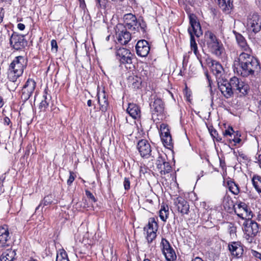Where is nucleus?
Wrapping results in <instances>:
<instances>
[{
	"label": "nucleus",
	"instance_id": "f257e3e1",
	"mask_svg": "<svg viewBox=\"0 0 261 261\" xmlns=\"http://www.w3.org/2000/svg\"><path fill=\"white\" fill-rule=\"evenodd\" d=\"M235 62H238L239 68H234V71L237 72L243 77L252 75L255 72L260 69L258 60L252 55V53H241L239 55Z\"/></svg>",
	"mask_w": 261,
	"mask_h": 261
},
{
	"label": "nucleus",
	"instance_id": "f03ea898",
	"mask_svg": "<svg viewBox=\"0 0 261 261\" xmlns=\"http://www.w3.org/2000/svg\"><path fill=\"white\" fill-rule=\"evenodd\" d=\"M190 27L188 28V31L190 36V46L191 50L197 57L200 62L202 63L200 59V55L198 50L197 43H196L194 35L199 37L202 34L200 24L198 22L195 16L190 15L189 17Z\"/></svg>",
	"mask_w": 261,
	"mask_h": 261
},
{
	"label": "nucleus",
	"instance_id": "7ed1b4c3",
	"mask_svg": "<svg viewBox=\"0 0 261 261\" xmlns=\"http://www.w3.org/2000/svg\"><path fill=\"white\" fill-rule=\"evenodd\" d=\"M27 65V60L24 57L19 56L15 57L10 65L8 74L9 79L12 82H15L22 75Z\"/></svg>",
	"mask_w": 261,
	"mask_h": 261
},
{
	"label": "nucleus",
	"instance_id": "20e7f679",
	"mask_svg": "<svg viewBox=\"0 0 261 261\" xmlns=\"http://www.w3.org/2000/svg\"><path fill=\"white\" fill-rule=\"evenodd\" d=\"M152 119L157 123L158 121L164 118V103L162 100L156 95H152L151 101L150 102Z\"/></svg>",
	"mask_w": 261,
	"mask_h": 261
},
{
	"label": "nucleus",
	"instance_id": "39448f33",
	"mask_svg": "<svg viewBox=\"0 0 261 261\" xmlns=\"http://www.w3.org/2000/svg\"><path fill=\"white\" fill-rule=\"evenodd\" d=\"M206 45L211 52L217 57H220L223 52L224 48L221 42L212 32H207L205 34Z\"/></svg>",
	"mask_w": 261,
	"mask_h": 261
},
{
	"label": "nucleus",
	"instance_id": "423d86ee",
	"mask_svg": "<svg viewBox=\"0 0 261 261\" xmlns=\"http://www.w3.org/2000/svg\"><path fill=\"white\" fill-rule=\"evenodd\" d=\"M244 231L246 240L248 243H251L259 232L258 225L254 221L248 220L244 223Z\"/></svg>",
	"mask_w": 261,
	"mask_h": 261
},
{
	"label": "nucleus",
	"instance_id": "0eeeda50",
	"mask_svg": "<svg viewBox=\"0 0 261 261\" xmlns=\"http://www.w3.org/2000/svg\"><path fill=\"white\" fill-rule=\"evenodd\" d=\"M125 20L124 28H125L126 29L135 32L137 30H138L139 27H140L142 33H145L146 28V24L143 21H142V23L140 22L138 23L135 15L132 14H127L125 15Z\"/></svg>",
	"mask_w": 261,
	"mask_h": 261
},
{
	"label": "nucleus",
	"instance_id": "6e6552de",
	"mask_svg": "<svg viewBox=\"0 0 261 261\" xmlns=\"http://www.w3.org/2000/svg\"><path fill=\"white\" fill-rule=\"evenodd\" d=\"M247 25L249 30L256 34L261 30V17L256 13H251L247 19Z\"/></svg>",
	"mask_w": 261,
	"mask_h": 261
},
{
	"label": "nucleus",
	"instance_id": "1a4fd4ad",
	"mask_svg": "<svg viewBox=\"0 0 261 261\" xmlns=\"http://www.w3.org/2000/svg\"><path fill=\"white\" fill-rule=\"evenodd\" d=\"M232 90L237 93H241L243 95L247 94L249 90L248 86L236 76L231 77L228 82Z\"/></svg>",
	"mask_w": 261,
	"mask_h": 261
},
{
	"label": "nucleus",
	"instance_id": "9d476101",
	"mask_svg": "<svg viewBox=\"0 0 261 261\" xmlns=\"http://www.w3.org/2000/svg\"><path fill=\"white\" fill-rule=\"evenodd\" d=\"M137 149L143 158L148 159L150 156L154 158V152L156 150H152L150 144L147 140L142 139L140 140L137 144Z\"/></svg>",
	"mask_w": 261,
	"mask_h": 261
},
{
	"label": "nucleus",
	"instance_id": "9b49d317",
	"mask_svg": "<svg viewBox=\"0 0 261 261\" xmlns=\"http://www.w3.org/2000/svg\"><path fill=\"white\" fill-rule=\"evenodd\" d=\"M161 249L167 261H174L176 259V255L168 241L163 238L161 243Z\"/></svg>",
	"mask_w": 261,
	"mask_h": 261
},
{
	"label": "nucleus",
	"instance_id": "f8f14e48",
	"mask_svg": "<svg viewBox=\"0 0 261 261\" xmlns=\"http://www.w3.org/2000/svg\"><path fill=\"white\" fill-rule=\"evenodd\" d=\"M234 213L242 219H251L253 217V213L250 208L244 202H240L237 207H234Z\"/></svg>",
	"mask_w": 261,
	"mask_h": 261
},
{
	"label": "nucleus",
	"instance_id": "ddd939ff",
	"mask_svg": "<svg viewBox=\"0 0 261 261\" xmlns=\"http://www.w3.org/2000/svg\"><path fill=\"white\" fill-rule=\"evenodd\" d=\"M158 225L154 218L149 219L148 225L144 227V230L146 231V239L148 243H151L156 237V231Z\"/></svg>",
	"mask_w": 261,
	"mask_h": 261
},
{
	"label": "nucleus",
	"instance_id": "4468645a",
	"mask_svg": "<svg viewBox=\"0 0 261 261\" xmlns=\"http://www.w3.org/2000/svg\"><path fill=\"white\" fill-rule=\"evenodd\" d=\"M27 43L24 39V36L18 34L16 33H13L10 38V44L11 46L16 50L23 48Z\"/></svg>",
	"mask_w": 261,
	"mask_h": 261
},
{
	"label": "nucleus",
	"instance_id": "2eb2a0df",
	"mask_svg": "<svg viewBox=\"0 0 261 261\" xmlns=\"http://www.w3.org/2000/svg\"><path fill=\"white\" fill-rule=\"evenodd\" d=\"M36 87V82L31 79H29L22 89V98L27 100L33 93Z\"/></svg>",
	"mask_w": 261,
	"mask_h": 261
},
{
	"label": "nucleus",
	"instance_id": "dca6fc26",
	"mask_svg": "<svg viewBox=\"0 0 261 261\" xmlns=\"http://www.w3.org/2000/svg\"><path fill=\"white\" fill-rule=\"evenodd\" d=\"M117 59L122 64H131L133 55L130 51L125 48H120L116 52Z\"/></svg>",
	"mask_w": 261,
	"mask_h": 261
},
{
	"label": "nucleus",
	"instance_id": "f3484780",
	"mask_svg": "<svg viewBox=\"0 0 261 261\" xmlns=\"http://www.w3.org/2000/svg\"><path fill=\"white\" fill-rule=\"evenodd\" d=\"M174 203L177 211L182 215L188 214L190 206L188 202L183 197L176 198L174 200Z\"/></svg>",
	"mask_w": 261,
	"mask_h": 261
},
{
	"label": "nucleus",
	"instance_id": "a211bd4d",
	"mask_svg": "<svg viewBox=\"0 0 261 261\" xmlns=\"http://www.w3.org/2000/svg\"><path fill=\"white\" fill-rule=\"evenodd\" d=\"M218 88L222 95L227 99L233 96L234 92L232 90L228 81L222 80L218 81Z\"/></svg>",
	"mask_w": 261,
	"mask_h": 261
},
{
	"label": "nucleus",
	"instance_id": "6ab92c4d",
	"mask_svg": "<svg viewBox=\"0 0 261 261\" xmlns=\"http://www.w3.org/2000/svg\"><path fill=\"white\" fill-rule=\"evenodd\" d=\"M137 54L140 57H145L149 53L150 46L148 42L145 40L138 41L136 45Z\"/></svg>",
	"mask_w": 261,
	"mask_h": 261
},
{
	"label": "nucleus",
	"instance_id": "aec40b11",
	"mask_svg": "<svg viewBox=\"0 0 261 261\" xmlns=\"http://www.w3.org/2000/svg\"><path fill=\"white\" fill-rule=\"evenodd\" d=\"M233 33L235 35L237 44L242 51V53H252V49L247 44L245 38L241 34L237 33L236 31H233Z\"/></svg>",
	"mask_w": 261,
	"mask_h": 261
},
{
	"label": "nucleus",
	"instance_id": "412c9836",
	"mask_svg": "<svg viewBox=\"0 0 261 261\" xmlns=\"http://www.w3.org/2000/svg\"><path fill=\"white\" fill-rule=\"evenodd\" d=\"M97 96L100 110L102 112H106L108 109L109 102L105 91L103 90L101 91L98 87Z\"/></svg>",
	"mask_w": 261,
	"mask_h": 261
},
{
	"label": "nucleus",
	"instance_id": "4be33fe9",
	"mask_svg": "<svg viewBox=\"0 0 261 261\" xmlns=\"http://www.w3.org/2000/svg\"><path fill=\"white\" fill-rule=\"evenodd\" d=\"M10 240V233L7 226L0 227V247L8 246Z\"/></svg>",
	"mask_w": 261,
	"mask_h": 261
},
{
	"label": "nucleus",
	"instance_id": "5701e85b",
	"mask_svg": "<svg viewBox=\"0 0 261 261\" xmlns=\"http://www.w3.org/2000/svg\"><path fill=\"white\" fill-rule=\"evenodd\" d=\"M125 29L126 28H125ZM126 30L127 29H125V30H123L120 33L117 32L116 34L118 43L122 45L127 44L131 39L130 33L127 31Z\"/></svg>",
	"mask_w": 261,
	"mask_h": 261
},
{
	"label": "nucleus",
	"instance_id": "b1692460",
	"mask_svg": "<svg viewBox=\"0 0 261 261\" xmlns=\"http://www.w3.org/2000/svg\"><path fill=\"white\" fill-rule=\"evenodd\" d=\"M228 248L231 254L237 258L240 257L243 254V248L238 242H232L229 244Z\"/></svg>",
	"mask_w": 261,
	"mask_h": 261
},
{
	"label": "nucleus",
	"instance_id": "393cba45",
	"mask_svg": "<svg viewBox=\"0 0 261 261\" xmlns=\"http://www.w3.org/2000/svg\"><path fill=\"white\" fill-rule=\"evenodd\" d=\"M210 67L212 72L217 77H220L222 75L224 69L219 62L216 60H212Z\"/></svg>",
	"mask_w": 261,
	"mask_h": 261
},
{
	"label": "nucleus",
	"instance_id": "a878e982",
	"mask_svg": "<svg viewBox=\"0 0 261 261\" xmlns=\"http://www.w3.org/2000/svg\"><path fill=\"white\" fill-rule=\"evenodd\" d=\"M220 8L226 13H229L232 8L233 4L231 0H215Z\"/></svg>",
	"mask_w": 261,
	"mask_h": 261
},
{
	"label": "nucleus",
	"instance_id": "bb28decb",
	"mask_svg": "<svg viewBox=\"0 0 261 261\" xmlns=\"http://www.w3.org/2000/svg\"><path fill=\"white\" fill-rule=\"evenodd\" d=\"M127 112L132 118L136 119L140 116V109L139 107L135 103H129L127 109Z\"/></svg>",
	"mask_w": 261,
	"mask_h": 261
},
{
	"label": "nucleus",
	"instance_id": "cd10ccee",
	"mask_svg": "<svg viewBox=\"0 0 261 261\" xmlns=\"http://www.w3.org/2000/svg\"><path fill=\"white\" fill-rule=\"evenodd\" d=\"M161 138L163 145L168 148H171L173 147L172 137L169 132H164L160 134Z\"/></svg>",
	"mask_w": 261,
	"mask_h": 261
},
{
	"label": "nucleus",
	"instance_id": "c85d7f7f",
	"mask_svg": "<svg viewBox=\"0 0 261 261\" xmlns=\"http://www.w3.org/2000/svg\"><path fill=\"white\" fill-rule=\"evenodd\" d=\"M50 100L51 96L49 94H47V90L45 89L43 95V99L41 100L39 106V109L40 111H45L46 110V108L49 106V103Z\"/></svg>",
	"mask_w": 261,
	"mask_h": 261
},
{
	"label": "nucleus",
	"instance_id": "c756f323",
	"mask_svg": "<svg viewBox=\"0 0 261 261\" xmlns=\"http://www.w3.org/2000/svg\"><path fill=\"white\" fill-rule=\"evenodd\" d=\"M222 204L224 208L228 211L230 209L234 210V207H235L231 198L227 193L223 197Z\"/></svg>",
	"mask_w": 261,
	"mask_h": 261
},
{
	"label": "nucleus",
	"instance_id": "7c9ffc66",
	"mask_svg": "<svg viewBox=\"0 0 261 261\" xmlns=\"http://www.w3.org/2000/svg\"><path fill=\"white\" fill-rule=\"evenodd\" d=\"M169 214V207L167 205L162 204L161 209L159 211V216L160 219L164 222H166Z\"/></svg>",
	"mask_w": 261,
	"mask_h": 261
},
{
	"label": "nucleus",
	"instance_id": "2f4dec72",
	"mask_svg": "<svg viewBox=\"0 0 261 261\" xmlns=\"http://www.w3.org/2000/svg\"><path fill=\"white\" fill-rule=\"evenodd\" d=\"M127 80L129 84L135 88H138L142 83L141 78L135 75L129 76Z\"/></svg>",
	"mask_w": 261,
	"mask_h": 261
},
{
	"label": "nucleus",
	"instance_id": "473e14b6",
	"mask_svg": "<svg viewBox=\"0 0 261 261\" xmlns=\"http://www.w3.org/2000/svg\"><path fill=\"white\" fill-rule=\"evenodd\" d=\"M158 169L162 175H165L171 171L172 168L169 163L166 161L162 165H160Z\"/></svg>",
	"mask_w": 261,
	"mask_h": 261
},
{
	"label": "nucleus",
	"instance_id": "72a5a7b5",
	"mask_svg": "<svg viewBox=\"0 0 261 261\" xmlns=\"http://www.w3.org/2000/svg\"><path fill=\"white\" fill-rule=\"evenodd\" d=\"M53 197L51 195L46 196L44 199L41 201L39 205L36 208V212L39 210L40 206L42 205L43 206L48 205L51 204L53 202Z\"/></svg>",
	"mask_w": 261,
	"mask_h": 261
},
{
	"label": "nucleus",
	"instance_id": "f704fd0d",
	"mask_svg": "<svg viewBox=\"0 0 261 261\" xmlns=\"http://www.w3.org/2000/svg\"><path fill=\"white\" fill-rule=\"evenodd\" d=\"M254 187L257 191L261 193V176L258 175L254 176L252 179Z\"/></svg>",
	"mask_w": 261,
	"mask_h": 261
},
{
	"label": "nucleus",
	"instance_id": "c9c22d12",
	"mask_svg": "<svg viewBox=\"0 0 261 261\" xmlns=\"http://www.w3.org/2000/svg\"><path fill=\"white\" fill-rule=\"evenodd\" d=\"M227 185L229 191L234 195H238L240 192L239 186L233 181H228Z\"/></svg>",
	"mask_w": 261,
	"mask_h": 261
},
{
	"label": "nucleus",
	"instance_id": "e433bc0d",
	"mask_svg": "<svg viewBox=\"0 0 261 261\" xmlns=\"http://www.w3.org/2000/svg\"><path fill=\"white\" fill-rule=\"evenodd\" d=\"M56 261H69L66 251L63 249H59L57 253Z\"/></svg>",
	"mask_w": 261,
	"mask_h": 261
},
{
	"label": "nucleus",
	"instance_id": "4c0bfd02",
	"mask_svg": "<svg viewBox=\"0 0 261 261\" xmlns=\"http://www.w3.org/2000/svg\"><path fill=\"white\" fill-rule=\"evenodd\" d=\"M3 256L7 261H13L15 255L14 250H7L3 254Z\"/></svg>",
	"mask_w": 261,
	"mask_h": 261
},
{
	"label": "nucleus",
	"instance_id": "58836bf2",
	"mask_svg": "<svg viewBox=\"0 0 261 261\" xmlns=\"http://www.w3.org/2000/svg\"><path fill=\"white\" fill-rule=\"evenodd\" d=\"M159 156L158 157V159L156 161V166L157 168H158L159 167H160V165H162L164 162H166L167 160V155L163 153V154H159V153L156 151V152Z\"/></svg>",
	"mask_w": 261,
	"mask_h": 261
},
{
	"label": "nucleus",
	"instance_id": "ea45409f",
	"mask_svg": "<svg viewBox=\"0 0 261 261\" xmlns=\"http://www.w3.org/2000/svg\"><path fill=\"white\" fill-rule=\"evenodd\" d=\"M209 132L211 134V136L213 137L214 139H215L216 141L218 142H220L221 141L222 138L219 136L218 134L216 129L212 128H208Z\"/></svg>",
	"mask_w": 261,
	"mask_h": 261
},
{
	"label": "nucleus",
	"instance_id": "a19ab883",
	"mask_svg": "<svg viewBox=\"0 0 261 261\" xmlns=\"http://www.w3.org/2000/svg\"><path fill=\"white\" fill-rule=\"evenodd\" d=\"M107 2V0H95V6L98 10L105 9Z\"/></svg>",
	"mask_w": 261,
	"mask_h": 261
},
{
	"label": "nucleus",
	"instance_id": "79ce46f5",
	"mask_svg": "<svg viewBox=\"0 0 261 261\" xmlns=\"http://www.w3.org/2000/svg\"><path fill=\"white\" fill-rule=\"evenodd\" d=\"M237 156V160L239 162H244L247 160V156L242 152H239L238 155L236 154Z\"/></svg>",
	"mask_w": 261,
	"mask_h": 261
},
{
	"label": "nucleus",
	"instance_id": "37998d69",
	"mask_svg": "<svg viewBox=\"0 0 261 261\" xmlns=\"http://www.w3.org/2000/svg\"><path fill=\"white\" fill-rule=\"evenodd\" d=\"M169 132V129L167 124L162 123L160 125V134H163L164 132Z\"/></svg>",
	"mask_w": 261,
	"mask_h": 261
},
{
	"label": "nucleus",
	"instance_id": "c03bdc74",
	"mask_svg": "<svg viewBox=\"0 0 261 261\" xmlns=\"http://www.w3.org/2000/svg\"><path fill=\"white\" fill-rule=\"evenodd\" d=\"M51 50L55 53L58 51V44L56 40L53 39L51 41Z\"/></svg>",
	"mask_w": 261,
	"mask_h": 261
},
{
	"label": "nucleus",
	"instance_id": "a18cd8bd",
	"mask_svg": "<svg viewBox=\"0 0 261 261\" xmlns=\"http://www.w3.org/2000/svg\"><path fill=\"white\" fill-rule=\"evenodd\" d=\"M123 186L125 190H128L130 189V180L129 178L125 177L123 181Z\"/></svg>",
	"mask_w": 261,
	"mask_h": 261
},
{
	"label": "nucleus",
	"instance_id": "49530a36",
	"mask_svg": "<svg viewBox=\"0 0 261 261\" xmlns=\"http://www.w3.org/2000/svg\"><path fill=\"white\" fill-rule=\"evenodd\" d=\"M85 193L86 195L87 196L88 198H89L91 200L92 202H95L96 201L94 195L91 192H90L88 190H86Z\"/></svg>",
	"mask_w": 261,
	"mask_h": 261
},
{
	"label": "nucleus",
	"instance_id": "de8ad7c7",
	"mask_svg": "<svg viewBox=\"0 0 261 261\" xmlns=\"http://www.w3.org/2000/svg\"><path fill=\"white\" fill-rule=\"evenodd\" d=\"M233 132H234V130H233L232 127H229V128L225 130V131H224L223 132V134L224 136H231Z\"/></svg>",
	"mask_w": 261,
	"mask_h": 261
},
{
	"label": "nucleus",
	"instance_id": "09e8293b",
	"mask_svg": "<svg viewBox=\"0 0 261 261\" xmlns=\"http://www.w3.org/2000/svg\"><path fill=\"white\" fill-rule=\"evenodd\" d=\"M74 179L75 178L73 175V173L72 171H70V176L67 181V185L70 186L74 181Z\"/></svg>",
	"mask_w": 261,
	"mask_h": 261
},
{
	"label": "nucleus",
	"instance_id": "8fccbe9b",
	"mask_svg": "<svg viewBox=\"0 0 261 261\" xmlns=\"http://www.w3.org/2000/svg\"><path fill=\"white\" fill-rule=\"evenodd\" d=\"M252 254L256 258H259L261 260V253H259L256 251L252 250Z\"/></svg>",
	"mask_w": 261,
	"mask_h": 261
},
{
	"label": "nucleus",
	"instance_id": "3c124183",
	"mask_svg": "<svg viewBox=\"0 0 261 261\" xmlns=\"http://www.w3.org/2000/svg\"><path fill=\"white\" fill-rule=\"evenodd\" d=\"M17 28L20 31H23L25 29V25L23 23H19L17 24Z\"/></svg>",
	"mask_w": 261,
	"mask_h": 261
},
{
	"label": "nucleus",
	"instance_id": "603ef678",
	"mask_svg": "<svg viewBox=\"0 0 261 261\" xmlns=\"http://www.w3.org/2000/svg\"><path fill=\"white\" fill-rule=\"evenodd\" d=\"M3 9L0 8V23L3 21L4 18Z\"/></svg>",
	"mask_w": 261,
	"mask_h": 261
},
{
	"label": "nucleus",
	"instance_id": "864d4df0",
	"mask_svg": "<svg viewBox=\"0 0 261 261\" xmlns=\"http://www.w3.org/2000/svg\"><path fill=\"white\" fill-rule=\"evenodd\" d=\"M229 229L230 234H234L236 231V228L234 227H230Z\"/></svg>",
	"mask_w": 261,
	"mask_h": 261
},
{
	"label": "nucleus",
	"instance_id": "5fc2aeb1",
	"mask_svg": "<svg viewBox=\"0 0 261 261\" xmlns=\"http://www.w3.org/2000/svg\"><path fill=\"white\" fill-rule=\"evenodd\" d=\"M191 261H203V260L200 257H196L195 258H193Z\"/></svg>",
	"mask_w": 261,
	"mask_h": 261
},
{
	"label": "nucleus",
	"instance_id": "6e6d98bb",
	"mask_svg": "<svg viewBox=\"0 0 261 261\" xmlns=\"http://www.w3.org/2000/svg\"><path fill=\"white\" fill-rule=\"evenodd\" d=\"M10 122V119L8 117H6L5 118V123L8 125L9 124V122Z\"/></svg>",
	"mask_w": 261,
	"mask_h": 261
},
{
	"label": "nucleus",
	"instance_id": "4d7b16f0",
	"mask_svg": "<svg viewBox=\"0 0 261 261\" xmlns=\"http://www.w3.org/2000/svg\"><path fill=\"white\" fill-rule=\"evenodd\" d=\"M4 105L3 99L0 97V108H1Z\"/></svg>",
	"mask_w": 261,
	"mask_h": 261
},
{
	"label": "nucleus",
	"instance_id": "13d9d810",
	"mask_svg": "<svg viewBox=\"0 0 261 261\" xmlns=\"http://www.w3.org/2000/svg\"><path fill=\"white\" fill-rule=\"evenodd\" d=\"M87 105L89 106V107H91L92 106V100L89 99L87 101Z\"/></svg>",
	"mask_w": 261,
	"mask_h": 261
},
{
	"label": "nucleus",
	"instance_id": "bf43d9fd",
	"mask_svg": "<svg viewBox=\"0 0 261 261\" xmlns=\"http://www.w3.org/2000/svg\"><path fill=\"white\" fill-rule=\"evenodd\" d=\"M0 261H7L6 259H5L4 257L3 256V254H2L0 256Z\"/></svg>",
	"mask_w": 261,
	"mask_h": 261
},
{
	"label": "nucleus",
	"instance_id": "052dcab7",
	"mask_svg": "<svg viewBox=\"0 0 261 261\" xmlns=\"http://www.w3.org/2000/svg\"><path fill=\"white\" fill-rule=\"evenodd\" d=\"M258 108L259 112L261 113V101H260L259 102Z\"/></svg>",
	"mask_w": 261,
	"mask_h": 261
},
{
	"label": "nucleus",
	"instance_id": "680f3d73",
	"mask_svg": "<svg viewBox=\"0 0 261 261\" xmlns=\"http://www.w3.org/2000/svg\"><path fill=\"white\" fill-rule=\"evenodd\" d=\"M208 85H209V86L211 87V82L210 81V80L208 79ZM210 91H211V93L212 94V90L211 87H210Z\"/></svg>",
	"mask_w": 261,
	"mask_h": 261
},
{
	"label": "nucleus",
	"instance_id": "e2e57ef3",
	"mask_svg": "<svg viewBox=\"0 0 261 261\" xmlns=\"http://www.w3.org/2000/svg\"><path fill=\"white\" fill-rule=\"evenodd\" d=\"M233 141L234 142H236V143H239L240 141H241V139L238 138V139H237L236 140L234 139H233Z\"/></svg>",
	"mask_w": 261,
	"mask_h": 261
},
{
	"label": "nucleus",
	"instance_id": "0e129e2a",
	"mask_svg": "<svg viewBox=\"0 0 261 261\" xmlns=\"http://www.w3.org/2000/svg\"><path fill=\"white\" fill-rule=\"evenodd\" d=\"M28 261H35V260L33 258H30Z\"/></svg>",
	"mask_w": 261,
	"mask_h": 261
},
{
	"label": "nucleus",
	"instance_id": "69168bd1",
	"mask_svg": "<svg viewBox=\"0 0 261 261\" xmlns=\"http://www.w3.org/2000/svg\"><path fill=\"white\" fill-rule=\"evenodd\" d=\"M144 261H150V260L148 259H145L144 260Z\"/></svg>",
	"mask_w": 261,
	"mask_h": 261
},
{
	"label": "nucleus",
	"instance_id": "338daca9",
	"mask_svg": "<svg viewBox=\"0 0 261 261\" xmlns=\"http://www.w3.org/2000/svg\"><path fill=\"white\" fill-rule=\"evenodd\" d=\"M109 37H110V36H108V37H107V38H106V39H107V40H108V39H109Z\"/></svg>",
	"mask_w": 261,
	"mask_h": 261
}]
</instances>
